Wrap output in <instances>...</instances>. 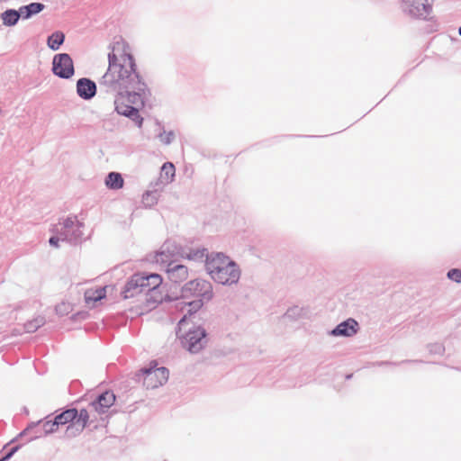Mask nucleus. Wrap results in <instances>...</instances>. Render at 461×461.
<instances>
[{
  "mask_svg": "<svg viewBox=\"0 0 461 461\" xmlns=\"http://www.w3.org/2000/svg\"><path fill=\"white\" fill-rule=\"evenodd\" d=\"M98 83L101 91L113 95L116 113L141 128L143 118L139 107L145 105L151 94L137 70L134 57L125 51L118 56L113 48L108 54L107 70Z\"/></svg>",
  "mask_w": 461,
  "mask_h": 461,
  "instance_id": "f257e3e1",
  "label": "nucleus"
},
{
  "mask_svg": "<svg viewBox=\"0 0 461 461\" xmlns=\"http://www.w3.org/2000/svg\"><path fill=\"white\" fill-rule=\"evenodd\" d=\"M161 284L162 277L158 274L136 273L128 279L122 290V294L124 299H129L144 294L149 306L154 307L164 300H171L167 294L166 296L162 294Z\"/></svg>",
  "mask_w": 461,
  "mask_h": 461,
  "instance_id": "f03ea898",
  "label": "nucleus"
},
{
  "mask_svg": "<svg viewBox=\"0 0 461 461\" xmlns=\"http://www.w3.org/2000/svg\"><path fill=\"white\" fill-rule=\"evenodd\" d=\"M204 266L212 279L221 285H232L240 278L239 265L221 252L207 256Z\"/></svg>",
  "mask_w": 461,
  "mask_h": 461,
  "instance_id": "7ed1b4c3",
  "label": "nucleus"
},
{
  "mask_svg": "<svg viewBox=\"0 0 461 461\" xmlns=\"http://www.w3.org/2000/svg\"><path fill=\"white\" fill-rule=\"evenodd\" d=\"M212 296V284L203 279L197 278L189 281L181 288V297L183 299L194 297L193 301L185 303L188 306L187 314H190V317L195 314L203 305V303L210 301Z\"/></svg>",
  "mask_w": 461,
  "mask_h": 461,
  "instance_id": "20e7f679",
  "label": "nucleus"
},
{
  "mask_svg": "<svg viewBox=\"0 0 461 461\" xmlns=\"http://www.w3.org/2000/svg\"><path fill=\"white\" fill-rule=\"evenodd\" d=\"M195 314L190 317V314H185L179 321V326L182 328L185 324L191 322L192 326L189 327L182 339V344L191 353H198L207 344V333L204 328L196 324L194 321Z\"/></svg>",
  "mask_w": 461,
  "mask_h": 461,
  "instance_id": "39448f33",
  "label": "nucleus"
},
{
  "mask_svg": "<svg viewBox=\"0 0 461 461\" xmlns=\"http://www.w3.org/2000/svg\"><path fill=\"white\" fill-rule=\"evenodd\" d=\"M156 361H151L148 367H143L136 374V380L140 382L147 389H154L163 385L168 379L169 371L167 367H157Z\"/></svg>",
  "mask_w": 461,
  "mask_h": 461,
  "instance_id": "423d86ee",
  "label": "nucleus"
},
{
  "mask_svg": "<svg viewBox=\"0 0 461 461\" xmlns=\"http://www.w3.org/2000/svg\"><path fill=\"white\" fill-rule=\"evenodd\" d=\"M435 0H402L401 8L404 14L412 19L431 21Z\"/></svg>",
  "mask_w": 461,
  "mask_h": 461,
  "instance_id": "0eeeda50",
  "label": "nucleus"
},
{
  "mask_svg": "<svg viewBox=\"0 0 461 461\" xmlns=\"http://www.w3.org/2000/svg\"><path fill=\"white\" fill-rule=\"evenodd\" d=\"M84 223L77 220V216H70L59 222L56 227V233L61 235L62 241L70 244H77L81 241Z\"/></svg>",
  "mask_w": 461,
  "mask_h": 461,
  "instance_id": "6e6552de",
  "label": "nucleus"
},
{
  "mask_svg": "<svg viewBox=\"0 0 461 461\" xmlns=\"http://www.w3.org/2000/svg\"><path fill=\"white\" fill-rule=\"evenodd\" d=\"M52 72L62 79H69L75 74L74 62L69 54L59 53L53 57Z\"/></svg>",
  "mask_w": 461,
  "mask_h": 461,
  "instance_id": "1a4fd4ad",
  "label": "nucleus"
},
{
  "mask_svg": "<svg viewBox=\"0 0 461 461\" xmlns=\"http://www.w3.org/2000/svg\"><path fill=\"white\" fill-rule=\"evenodd\" d=\"M176 256L185 258V249L174 241L167 240L162 245L159 252L157 253L156 261L167 265L169 261H175L173 258Z\"/></svg>",
  "mask_w": 461,
  "mask_h": 461,
  "instance_id": "9d476101",
  "label": "nucleus"
},
{
  "mask_svg": "<svg viewBox=\"0 0 461 461\" xmlns=\"http://www.w3.org/2000/svg\"><path fill=\"white\" fill-rule=\"evenodd\" d=\"M77 95L86 101L91 100L96 95L97 87L95 81L87 77H81L76 85Z\"/></svg>",
  "mask_w": 461,
  "mask_h": 461,
  "instance_id": "9b49d317",
  "label": "nucleus"
},
{
  "mask_svg": "<svg viewBox=\"0 0 461 461\" xmlns=\"http://www.w3.org/2000/svg\"><path fill=\"white\" fill-rule=\"evenodd\" d=\"M115 402V395L111 391H105L100 393L95 400H94L89 406L99 414L105 413L108 409L113 405Z\"/></svg>",
  "mask_w": 461,
  "mask_h": 461,
  "instance_id": "f8f14e48",
  "label": "nucleus"
},
{
  "mask_svg": "<svg viewBox=\"0 0 461 461\" xmlns=\"http://www.w3.org/2000/svg\"><path fill=\"white\" fill-rule=\"evenodd\" d=\"M166 271L169 280L176 284L181 283L188 277L187 267L178 264L176 261H169Z\"/></svg>",
  "mask_w": 461,
  "mask_h": 461,
  "instance_id": "ddd939ff",
  "label": "nucleus"
},
{
  "mask_svg": "<svg viewBox=\"0 0 461 461\" xmlns=\"http://www.w3.org/2000/svg\"><path fill=\"white\" fill-rule=\"evenodd\" d=\"M358 330V323L352 318H348V320L338 324L330 334L334 337H352L357 334Z\"/></svg>",
  "mask_w": 461,
  "mask_h": 461,
  "instance_id": "4468645a",
  "label": "nucleus"
},
{
  "mask_svg": "<svg viewBox=\"0 0 461 461\" xmlns=\"http://www.w3.org/2000/svg\"><path fill=\"white\" fill-rule=\"evenodd\" d=\"M77 418V409L71 408L63 411L61 413L58 414L54 420L58 426L65 425L67 423L71 422L69 426L67 428V433L69 436H77L76 427H74L75 420Z\"/></svg>",
  "mask_w": 461,
  "mask_h": 461,
  "instance_id": "2eb2a0df",
  "label": "nucleus"
},
{
  "mask_svg": "<svg viewBox=\"0 0 461 461\" xmlns=\"http://www.w3.org/2000/svg\"><path fill=\"white\" fill-rule=\"evenodd\" d=\"M106 290L105 287H99L96 289H88L85 292V302L87 305L94 307L95 303L102 299L105 298Z\"/></svg>",
  "mask_w": 461,
  "mask_h": 461,
  "instance_id": "dca6fc26",
  "label": "nucleus"
},
{
  "mask_svg": "<svg viewBox=\"0 0 461 461\" xmlns=\"http://www.w3.org/2000/svg\"><path fill=\"white\" fill-rule=\"evenodd\" d=\"M45 8V5L42 3L39 2H32L29 5H23L20 7V11L22 14V19L27 20L32 17L35 14H40L41 11H43Z\"/></svg>",
  "mask_w": 461,
  "mask_h": 461,
  "instance_id": "f3484780",
  "label": "nucleus"
},
{
  "mask_svg": "<svg viewBox=\"0 0 461 461\" xmlns=\"http://www.w3.org/2000/svg\"><path fill=\"white\" fill-rule=\"evenodd\" d=\"M105 185L111 190H118L123 186L124 180L118 172H110L104 180Z\"/></svg>",
  "mask_w": 461,
  "mask_h": 461,
  "instance_id": "a211bd4d",
  "label": "nucleus"
},
{
  "mask_svg": "<svg viewBox=\"0 0 461 461\" xmlns=\"http://www.w3.org/2000/svg\"><path fill=\"white\" fill-rule=\"evenodd\" d=\"M89 412L86 409L77 410V418L75 420L74 427H76L77 434H79L88 425Z\"/></svg>",
  "mask_w": 461,
  "mask_h": 461,
  "instance_id": "6ab92c4d",
  "label": "nucleus"
},
{
  "mask_svg": "<svg viewBox=\"0 0 461 461\" xmlns=\"http://www.w3.org/2000/svg\"><path fill=\"white\" fill-rule=\"evenodd\" d=\"M3 24L8 27L14 26L17 24L20 18H22V14L20 9H7L2 14Z\"/></svg>",
  "mask_w": 461,
  "mask_h": 461,
  "instance_id": "aec40b11",
  "label": "nucleus"
},
{
  "mask_svg": "<svg viewBox=\"0 0 461 461\" xmlns=\"http://www.w3.org/2000/svg\"><path fill=\"white\" fill-rule=\"evenodd\" d=\"M58 428L59 426L54 419L52 420H46L43 422L42 427L39 429L35 432L34 436H32L29 440L31 441L42 436L53 433L58 429Z\"/></svg>",
  "mask_w": 461,
  "mask_h": 461,
  "instance_id": "412c9836",
  "label": "nucleus"
},
{
  "mask_svg": "<svg viewBox=\"0 0 461 461\" xmlns=\"http://www.w3.org/2000/svg\"><path fill=\"white\" fill-rule=\"evenodd\" d=\"M64 41L65 34L60 31H57L48 37L47 45L50 50H58L64 43Z\"/></svg>",
  "mask_w": 461,
  "mask_h": 461,
  "instance_id": "4be33fe9",
  "label": "nucleus"
},
{
  "mask_svg": "<svg viewBox=\"0 0 461 461\" xmlns=\"http://www.w3.org/2000/svg\"><path fill=\"white\" fill-rule=\"evenodd\" d=\"M210 256L206 249H190L188 252L185 250V258L194 261H204L206 257Z\"/></svg>",
  "mask_w": 461,
  "mask_h": 461,
  "instance_id": "5701e85b",
  "label": "nucleus"
},
{
  "mask_svg": "<svg viewBox=\"0 0 461 461\" xmlns=\"http://www.w3.org/2000/svg\"><path fill=\"white\" fill-rule=\"evenodd\" d=\"M46 321L43 316H37L32 321L24 323V330L28 333L35 332L39 328L42 327L45 324Z\"/></svg>",
  "mask_w": 461,
  "mask_h": 461,
  "instance_id": "b1692460",
  "label": "nucleus"
},
{
  "mask_svg": "<svg viewBox=\"0 0 461 461\" xmlns=\"http://www.w3.org/2000/svg\"><path fill=\"white\" fill-rule=\"evenodd\" d=\"M158 138L163 144L169 145L175 140V132L173 131H169L168 132H166L163 130V131H161L160 133L158 134Z\"/></svg>",
  "mask_w": 461,
  "mask_h": 461,
  "instance_id": "393cba45",
  "label": "nucleus"
},
{
  "mask_svg": "<svg viewBox=\"0 0 461 461\" xmlns=\"http://www.w3.org/2000/svg\"><path fill=\"white\" fill-rule=\"evenodd\" d=\"M428 350L430 354L442 356L445 352V347L441 343H430L428 345Z\"/></svg>",
  "mask_w": 461,
  "mask_h": 461,
  "instance_id": "a878e982",
  "label": "nucleus"
},
{
  "mask_svg": "<svg viewBox=\"0 0 461 461\" xmlns=\"http://www.w3.org/2000/svg\"><path fill=\"white\" fill-rule=\"evenodd\" d=\"M447 277L457 284L461 283V269L460 268H451L447 273Z\"/></svg>",
  "mask_w": 461,
  "mask_h": 461,
  "instance_id": "bb28decb",
  "label": "nucleus"
},
{
  "mask_svg": "<svg viewBox=\"0 0 461 461\" xmlns=\"http://www.w3.org/2000/svg\"><path fill=\"white\" fill-rule=\"evenodd\" d=\"M161 170H162V173H164L167 177L173 178L175 176L176 168H175L174 164L171 162L164 163Z\"/></svg>",
  "mask_w": 461,
  "mask_h": 461,
  "instance_id": "cd10ccee",
  "label": "nucleus"
},
{
  "mask_svg": "<svg viewBox=\"0 0 461 461\" xmlns=\"http://www.w3.org/2000/svg\"><path fill=\"white\" fill-rule=\"evenodd\" d=\"M143 203L149 206H151L153 205L154 203H157V196H156V192H150V191H147L144 194H143Z\"/></svg>",
  "mask_w": 461,
  "mask_h": 461,
  "instance_id": "c85d7f7f",
  "label": "nucleus"
},
{
  "mask_svg": "<svg viewBox=\"0 0 461 461\" xmlns=\"http://www.w3.org/2000/svg\"><path fill=\"white\" fill-rule=\"evenodd\" d=\"M301 312V309L298 308V307H293V308H289L286 312L285 313V318H290V319H293V318H295L297 315H299Z\"/></svg>",
  "mask_w": 461,
  "mask_h": 461,
  "instance_id": "c756f323",
  "label": "nucleus"
},
{
  "mask_svg": "<svg viewBox=\"0 0 461 461\" xmlns=\"http://www.w3.org/2000/svg\"><path fill=\"white\" fill-rule=\"evenodd\" d=\"M41 423V420L38 422H32L30 423L25 429H23L20 434L19 437L22 438L23 436L30 433L33 429L38 427Z\"/></svg>",
  "mask_w": 461,
  "mask_h": 461,
  "instance_id": "7c9ffc66",
  "label": "nucleus"
},
{
  "mask_svg": "<svg viewBox=\"0 0 461 461\" xmlns=\"http://www.w3.org/2000/svg\"><path fill=\"white\" fill-rule=\"evenodd\" d=\"M18 448H19L18 446L12 447L8 452H6L0 458V461H7V460H9L14 455V453L18 450Z\"/></svg>",
  "mask_w": 461,
  "mask_h": 461,
  "instance_id": "2f4dec72",
  "label": "nucleus"
},
{
  "mask_svg": "<svg viewBox=\"0 0 461 461\" xmlns=\"http://www.w3.org/2000/svg\"><path fill=\"white\" fill-rule=\"evenodd\" d=\"M60 240H61V235L57 234L56 236H51L50 238L49 243H50V246L58 248L59 247V242Z\"/></svg>",
  "mask_w": 461,
  "mask_h": 461,
  "instance_id": "473e14b6",
  "label": "nucleus"
},
{
  "mask_svg": "<svg viewBox=\"0 0 461 461\" xmlns=\"http://www.w3.org/2000/svg\"><path fill=\"white\" fill-rule=\"evenodd\" d=\"M377 366H387V365H396L395 363H393V362H387V361H384V362H379L376 364Z\"/></svg>",
  "mask_w": 461,
  "mask_h": 461,
  "instance_id": "72a5a7b5",
  "label": "nucleus"
},
{
  "mask_svg": "<svg viewBox=\"0 0 461 461\" xmlns=\"http://www.w3.org/2000/svg\"><path fill=\"white\" fill-rule=\"evenodd\" d=\"M405 362H407V363H411V362L414 363L415 362L416 363V362H419V361L418 360H405ZM402 363H404V361H402Z\"/></svg>",
  "mask_w": 461,
  "mask_h": 461,
  "instance_id": "f704fd0d",
  "label": "nucleus"
},
{
  "mask_svg": "<svg viewBox=\"0 0 461 461\" xmlns=\"http://www.w3.org/2000/svg\"><path fill=\"white\" fill-rule=\"evenodd\" d=\"M352 375H353L352 374L347 375H346V379H347V380L350 379V378L352 377Z\"/></svg>",
  "mask_w": 461,
  "mask_h": 461,
  "instance_id": "c9c22d12",
  "label": "nucleus"
},
{
  "mask_svg": "<svg viewBox=\"0 0 461 461\" xmlns=\"http://www.w3.org/2000/svg\"><path fill=\"white\" fill-rule=\"evenodd\" d=\"M459 35L461 36V26L458 29Z\"/></svg>",
  "mask_w": 461,
  "mask_h": 461,
  "instance_id": "e433bc0d",
  "label": "nucleus"
},
{
  "mask_svg": "<svg viewBox=\"0 0 461 461\" xmlns=\"http://www.w3.org/2000/svg\"><path fill=\"white\" fill-rule=\"evenodd\" d=\"M23 412L28 413V410L26 408H24Z\"/></svg>",
  "mask_w": 461,
  "mask_h": 461,
  "instance_id": "4c0bfd02",
  "label": "nucleus"
},
{
  "mask_svg": "<svg viewBox=\"0 0 461 461\" xmlns=\"http://www.w3.org/2000/svg\"><path fill=\"white\" fill-rule=\"evenodd\" d=\"M2 17V14H0V18Z\"/></svg>",
  "mask_w": 461,
  "mask_h": 461,
  "instance_id": "58836bf2",
  "label": "nucleus"
},
{
  "mask_svg": "<svg viewBox=\"0 0 461 461\" xmlns=\"http://www.w3.org/2000/svg\"><path fill=\"white\" fill-rule=\"evenodd\" d=\"M164 461H167V460H164Z\"/></svg>",
  "mask_w": 461,
  "mask_h": 461,
  "instance_id": "ea45409f",
  "label": "nucleus"
}]
</instances>
